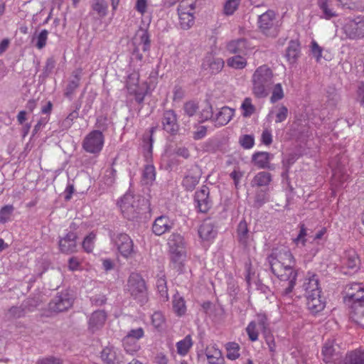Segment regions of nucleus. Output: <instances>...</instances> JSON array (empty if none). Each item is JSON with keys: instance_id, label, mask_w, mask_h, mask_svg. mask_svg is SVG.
Returning a JSON list of instances; mask_svg holds the SVG:
<instances>
[{"instance_id": "obj_10", "label": "nucleus", "mask_w": 364, "mask_h": 364, "mask_svg": "<svg viewBox=\"0 0 364 364\" xmlns=\"http://www.w3.org/2000/svg\"><path fill=\"white\" fill-rule=\"evenodd\" d=\"M257 324L264 333H267V331L269 328V322L264 313L257 314L255 316V320L250 321L246 328V332L251 341H256L258 340L259 332L257 329Z\"/></svg>"}, {"instance_id": "obj_52", "label": "nucleus", "mask_w": 364, "mask_h": 364, "mask_svg": "<svg viewBox=\"0 0 364 364\" xmlns=\"http://www.w3.org/2000/svg\"><path fill=\"white\" fill-rule=\"evenodd\" d=\"M227 358L229 360H235L240 357V346L235 342H229L226 344Z\"/></svg>"}, {"instance_id": "obj_24", "label": "nucleus", "mask_w": 364, "mask_h": 364, "mask_svg": "<svg viewBox=\"0 0 364 364\" xmlns=\"http://www.w3.org/2000/svg\"><path fill=\"white\" fill-rule=\"evenodd\" d=\"M82 75L81 68L76 69L72 73V79L68 81L64 91V96L72 100L75 90L79 87L80 80Z\"/></svg>"}, {"instance_id": "obj_39", "label": "nucleus", "mask_w": 364, "mask_h": 364, "mask_svg": "<svg viewBox=\"0 0 364 364\" xmlns=\"http://www.w3.org/2000/svg\"><path fill=\"white\" fill-rule=\"evenodd\" d=\"M173 309L178 316L184 315L186 312V301L183 296L176 293L173 296Z\"/></svg>"}, {"instance_id": "obj_56", "label": "nucleus", "mask_w": 364, "mask_h": 364, "mask_svg": "<svg viewBox=\"0 0 364 364\" xmlns=\"http://www.w3.org/2000/svg\"><path fill=\"white\" fill-rule=\"evenodd\" d=\"M269 201V195L267 191L259 190L257 191L255 197L254 205L257 208H260L264 203Z\"/></svg>"}, {"instance_id": "obj_46", "label": "nucleus", "mask_w": 364, "mask_h": 364, "mask_svg": "<svg viewBox=\"0 0 364 364\" xmlns=\"http://www.w3.org/2000/svg\"><path fill=\"white\" fill-rule=\"evenodd\" d=\"M156 287L162 301H167L168 300V294L166 279L164 276L158 277Z\"/></svg>"}, {"instance_id": "obj_37", "label": "nucleus", "mask_w": 364, "mask_h": 364, "mask_svg": "<svg viewBox=\"0 0 364 364\" xmlns=\"http://www.w3.org/2000/svg\"><path fill=\"white\" fill-rule=\"evenodd\" d=\"M271 181L272 175L270 173L267 171H260L257 173L251 181V186L252 187L267 186Z\"/></svg>"}, {"instance_id": "obj_64", "label": "nucleus", "mask_w": 364, "mask_h": 364, "mask_svg": "<svg viewBox=\"0 0 364 364\" xmlns=\"http://www.w3.org/2000/svg\"><path fill=\"white\" fill-rule=\"evenodd\" d=\"M117 171L113 167L107 169L105 174V183L107 186H112L115 181Z\"/></svg>"}, {"instance_id": "obj_32", "label": "nucleus", "mask_w": 364, "mask_h": 364, "mask_svg": "<svg viewBox=\"0 0 364 364\" xmlns=\"http://www.w3.org/2000/svg\"><path fill=\"white\" fill-rule=\"evenodd\" d=\"M300 55V44L298 41H291L287 48L286 58L290 64H294Z\"/></svg>"}, {"instance_id": "obj_38", "label": "nucleus", "mask_w": 364, "mask_h": 364, "mask_svg": "<svg viewBox=\"0 0 364 364\" xmlns=\"http://www.w3.org/2000/svg\"><path fill=\"white\" fill-rule=\"evenodd\" d=\"M205 355L210 364H219V360L222 358V353L215 344L206 348Z\"/></svg>"}, {"instance_id": "obj_1", "label": "nucleus", "mask_w": 364, "mask_h": 364, "mask_svg": "<svg viewBox=\"0 0 364 364\" xmlns=\"http://www.w3.org/2000/svg\"><path fill=\"white\" fill-rule=\"evenodd\" d=\"M268 262L272 273L279 279L277 291L282 302L290 304L297 277V272L294 269L295 260L291 252L288 250H280L268 257Z\"/></svg>"}, {"instance_id": "obj_16", "label": "nucleus", "mask_w": 364, "mask_h": 364, "mask_svg": "<svg viewBox=\"0 0 364 364\" xmlns=\"http://www.w3.org/2000/svg\"><path fill=\"white\" fill-rule=\"evenodd\" d=\"M177 11L181 28L188 30L191 28L194 24L195 17L193 13L188 11L186 1L180 2Z\"/></svg>"}, {"instance_id": "obj_23", "label": "nucleus", "mask_w": 364, "mask_h": 364, "mask_svg": "<svg viewBox=\"0 0 364 364\" xmlns=\"http://www.w3.org/2000/svg\"><path fill=\"white\" fill-rule=\"evenodd\" d=\"M342 269L345 274H348L350 270L355 271L358 268L360 260L354 250L345 252L341 260Z\"/></svg>"}, {"instance_id": "obj_2", "label": "nucleus", "mask_w": 364, "mask_h": 364, "mask_svg": "<svg viewBox=\"0 0 364 364\" xmlns=\"http://www.w3.org/2000/svg\"><path fill=\"white\" fill-rule=\"evenodd\" d=\"M274 74L272 70L267 65L259 66L251 77L252 92L255 97H267L273 84Z\"/></svg>"}, {"instance_id": "obj_22", "label": "nucleus", "mask_w": 364, "mask_h": 364, "mask_svg": "<svg viewBox=\"0 0 364 364\" xmlns=\"http://www.w3.org/2000/svg\"><path fill=\"white\" fill-rule=\"evenodd\" d=\"M107 319V314L103 310L94 311L88 320V330L92 333L101 329Z\"/></svg>"}, {"instance_id": "obj_40", "label": "nucleus", "mask_w": 364, "mask_h": 364, "mask_svg": "<svg viewBox=\"0 0 364 364\" xmlns=\"http://www.w3.org/2000/svg\"><path fill=\"white\" fill-rule=\"evenodd\" d=\"M237 234L239 242L246 246L249 242L250 235L247 224L245 220L239 223L237 228Z\"/></svg>"}, {"instance_id": "obj_25", "label": "nucleus", "mask_w": 364, "mask_h": 364, "mask_svg": "<svg viewBox=\"0 0 364 364\" xmlns=\"http://www.w3.org/2000/svg\"><path fill=\"white\" fill-rule=\"evenodd\" d=\"M250 49L249 42L243 38L232 40L227 44V50L230 53L246 55Z\"/></svg>"}, {"instance_id": "obj_29", "label": "nucleus", "mask_w": 364, "mask_h": 364, "mask_svg": "<svg viewBox=\"0 0 364 364\" xmlns=\"http://www.w3.org/2000/svg\"><path fill=\"white\" fill-rule=\"evenodd\" d=\"M101 358L107 364H117L120 362L121 355L114 347H106L101 352Z\"/></svg>"}, {"instance_id": "obj_14", "label": "nucleus", "mask_w": 364, "mask_h": 364, "mask_svg": "<svg viewBox=\"0 0 364 364\" xmlns=\"http://www.w3.org/2000/svg\"><path fill=\"white\" fill-rule=\"evenodd\" d=\"M161 124L163 129L172 135L176 134L179 129L177 115L172 109H168L164 112L161 117Z\"/></svg>"}, {"instance_id": "obj_57", "label": "nucleus", "mask_w": 364, "mask_h": 364, "mask_svg": "<svg viewBox=\"0 0 364 364\" xmlns=\"http://www.w3.org/2000/svg\"><path fill=\"white\" fill-rule=\"evenodd\" d=\"M276 114H275V122L281 123L285 121L288 117V109L286 106L281 105H278L275 107Z\"/></svg>"}, {"instance_id": "obj_17", "label": "nucleus", "mask_w": 364, "mask_h": 364, "mask_svg": "<svg viewBox=\"0 0 364 364\" xmlns=\"http://www.w3.org/2000/svg\"><path fill=\"white\" fill-rule=\"evenodd\" d=\"M200 176L199 167L196 165L191 166L182 181V186L185 190L192 191L199 183Z\"/></svg>"}, {"instance_id": "obj_30", "label": "nucleus", "mask_w": 364, "mask_h": 364, "mask_svg": "<svg viewBox=\"0 0 364 364\" xmlns=\"http://www.w3.org/2000/svg\"><path fill=\"white\" fill-rule=\"evenodd\" d=\"M306 305L309 310L313 314H316L323 310L325 302L321 300L320 296L309 295L306 296Z\"/></svg>"}, {"instance_id": "obj_44", "label": "nucleus", "mask_w": 364, "mask_h": 364, "mask_svg": "<svg viewBox=\"0 0 364 364\" xmlns=\"http://www.w3.org/2000/svg\"><path fill=\"white\" fill-rule=\"evenodd\" d=\"M91 8L100 17L107 14L108 5L105 0H91Z\"/></svg>"}, {"instance_id": "obj_49", "label": "nucleus", "mask_w": 364, "mask_h": 364, "mask_svg": "<svg viewBox=\"0 0 364 364\" xmlns=\"http://www.w3.org/2000/svg\"><path fill=\"white\" fill-rule=\"evenodd\" d=\"M14 207L13 205H6L0 209V223L4 224L11 220Z\"/></svg>"}, {"instance_id": "obj_53", "label": "nucleus", "mask_w": 364, "mask_h": 364, "mask_svg": "<svg viewBox=\"0 0 364 364\" xmlns=\"http://www.w3.org/2000/svg\"><path fill=\"white\" fill-rule=\"evenodd\" d=\"M48 33H49L46 29H43L35 38H33V41H36L35 46L37 49L41 50L46 47Z\"/></svg>"}, {"instance_id": "obj_3", "label": "nucleus", "mask_w": 364, "mask_h": 364, "mask_svg": "<svg viewBox=\"0 0 364 364\" xmlns=\"http://www.w3.org/2000/svg\"><path fill=\"white\" fill-rule=\"evenodd\" d=\"M346 344L339 336H332L323 343L321 349L322 360L326 364H342Z\"/></svg>"}, {"instance_id": "obj_60", "label": "nucleus", "mask_w": 364, "mask_h": 364, "mask_svg": "<svg viewBox=\"0 0 364 364\" xmlns=\"http://www.w3.org/2000/svg\"><path fill=\"white\" fill-rule=\"evenodd\" d=\"M343 8L358 10L361 8V0H337Z\"/></svg>"}, {"instance_id": "obj_63", "label": "nucleus", "mask_w": 364, "mask_h": 364, "mask_svg": "<svg viewBox=\"0 0 364 364\" xmlns=\"http://www.w3.org/2000/svg\"><path fill=\"white\" fill-rule=\"evenodd\" d=\"M144 336V331L143 328L139 327L137 328H133L131 329L127 334L125 336V337H127L131 339H134L135 341H138L143 338Z\"/></svg>"}, {"instance_id": "obj_13", "label": "nucleus", "mask_w": 364, "mask_h": 364, "mask_svg": "<svg viewBox=\"0 0 364 364\" xmlns=\"http://www.w3.org/2000/svg\"><path fill=\"white\" fill-rule=\"evenodd\" d=\"M139 74L137 72H133L127 76L126 81V87L130 95L135 97V100L138 103H141L146 92L141 90L139 86Z\"/></svg>"}, {"instance_id": "obj_47", "label": "nucleus", "mask_w": 364, "mask_h": 364, "mask_svg": "<svg viewBox=\"0 0 364 364\" xmlns=\"http://www.w3.org/2000/svg\"><path fill=\"white\" fill-rule=\"evenodd\" d=\"M227 65L234 69H243L247 65L246 59L241 55H237L228 59Z\"/></svg>"}, {"instance_id": "obj_48", "label": "nucleus", "mask_w": 364, "mask_h": 364, "mask_svg": "<svg viewBox=\"0 0 364 364\" xmlns=\"http://www.w3.org/2000/svg\"><path fill=\"white\" fill-rule=\"evenodd\" d=\"M240 108L242 111V116L245 117H250L256 110V107L252 104V99L250 97H245L244 99Z\"/></svg>"}, {"instance_id": "obj_33", "label": "nucleus", "mask_w": 364, "mask_h": 364, "mask_svg": "<svg viewBox=\"0 0 364 364\" xmlns=\"http://www.w3.org/2000/svg\"><path fill=\"white\" fill-rule=\"evenodd\" d=\"M235 111L228 107H223L216 114L215 121L218 126L227 124L234 116Z\"/></svg>"}, {"instance_id": "obj_28", "label": "nucleus", "mask_w": 364, "mask_h": 364, "mask_svg": "<svg viewBox=\"0 0 364 364\" xmlns=\"http://www.w3.org/2000/svg\"><path fill=\"white\" fill-rule=\"evenodd\" d=\"M332 166L333 176L331 183L333 186L336 188L341 186L344 182L348 178V175L346 173V168L341 165L336 166Z\"/></svg>"}, {"instance_id": "obj_45", "label": "nucleus", "mask_w": 364, "mask_h": 364, "mask_svg": "<svg viewBox=\"0 0 364 364\" xmlns=\"http://www.w3.org/2000/svg\"><path fill=\"white\" fill-rule=\"evenodd\" d=\"M122 343L126 352L131 355H134L137 353L141 348L138 341H135L125 336L122 340Z\"/></svg>"}, {"instance_id": "obj_55", "label": "nucleus", "mask_w": 364, "mask_h": 364, "mask_svg": "<svg viewBox=\"0 0 364 364\" xmlns=\"http://www.w3.org/2000/svg\"><path fill=\"white\" fill-rule=\"evenodd\" d=\"M299 232L296 238L294 239V243L297 246L304 247L306 246L307 240L306 236L308 235L307 230L304 224H300Z\"/></svg>"}, {"instance_id": "obj_8", "label": "nucleus", "mask_w": 364, "mask_h": 364, "mask_svg": "<svg viewBox=\"0 0 364 364\" xmlns=\"http://www.w3.org/2000/svg\"><path fill=\"white\" fill-rule=\"evenodd\" d=\"M104 144L105 136L102 132L93 130L85 136L82 147L86 152L97 156L102 150Z\"/></svg>"}, {"instance_id": "obj_31", "label": "nucleus", "mask_w": 364, "mask_h": 364, "mask_svg": "<svg viewBox=\"0 0 364 364\" xmlns=\"http://www.w3.org/2000/svg\"><path fill=\"white\" fill-rule=\"evenodd\" d=\"M342 364H364V350L355 349L348 352Z\"/></svg>"}, {"instance_id": "obj_51", "label": "nucleus", "mask_w": 364, "mask_h": 364, "mask_svg": "<svg viewBox=\"0 0 364 364\" xmlns=\"http://www.w3.org/2000/svg\"><path fill=\"white\" fill-rule=\"evenodd\" d=\"M284 97V92L281 83H277L272 87V95L270 97V102L274 104Z\"/></svg>"}, {"instance_id": "obj_12", "label": "nucleus", "mask_w": 364, "mask_h": 364, "mask_svg": "<svg viewBox=\"0 0 364 364\" xmlns=\"http://www.w3.org/2000/svg\"><path fill=\"white\" fill-rule=\"evenodd\" d=\"M194 204L197 210L206 213L213 206V200L210 196V189L207 186H202L195 192Z\"/></svg>"}, {"instance_id": "obj_61", "label": "nucleus", "mask_w": 364, "mask_h": 364, "mask_svg": "<svg viewBox=\"0 0 364 364\" xmlns=\"http://www.w3.org/2000/svg\"><path fill=\"white\" fill-rule=\"evenodd\" d=\"M311 53L316 58V62H319L322 58L323 48L318 44L315 40H312L310 45Z\"/></svg>"}, {"instance_id": "obj_9", "label": "nucleus", "mask_w": 364, "mask_h": 364, "mask_svg": "<svg viewBox=\"0 0 364 364\" xmlns=\"http://www.w3.org/2000/svg\"><path fill=\"white\" fill-rule=\"evenodd\" d=\"M112 240L123 257L127 259L135 255L134 242L127 234L118 233L113 237Z\"/></svg>"}, {"instance_id": "obj_4", "label": "nucleus", "mask_w": 364, "mask_h": 364, "mask_svg": "<svg viewBox=\"0 0 364 364\" xmlns=\"http://www.w3.org/2000/svg\"><path fill=\"white\" fill-rule=\"evenodd\" d=\"M144 199L139 196L131 193H125L118 203L121 212L124 218L133 220L139 218L142 210L141 203Z\"/></svg>"}, {"instance_id": "obj_58", "label": "nucleus", "mask_w": 364, "mask_h": 364, "mask_svg": "<svg viewBox=\"0 0 364 364\" xmlns=\"http://www.w3.org/2000/svg\"><path fill=\"white\" fill-rule=\"evenodd\" d=\"M348 300L352 304H355L358 303L360 306H364V288L362 287L361 290L353 294L350 291L348 293Z\"/></svg>"}, {"instance_id": "obj_26", "label": "nucleus", "mask_w": 364, "mask_h": 364, "mask_svg": "<svg viewBox=\"0 0 364 364\" xmlns=\"http://www.w3.org/2000/svg\"><path fill=\"white\" fill-rule=\"evenodd\" d=\"M274 155L266 151H258L252 156V163L259 168H270V161Z\"/></svg>"}, {"instance_id": "obj_42", "label": "nucleus", "mask_w": 364, "mask_h": 364, "mask_svg": "<svg viewBox=\"0 0 364 364\" xmlns=\"http://www.w3.org/2000/svg\"><path fill=\"white\" fill-rule=\"evenodd\" d=\"M156 178L155 167L152 164H147L144 166L142 172L141 181L144 184L150 185Z\"/></svg>"}, {"instance_id": "obj_36", "label": "nucleus", "mask_w": 364, "mask_h": 364, "mask_svg": "<svg viewBox=\"0 0 364 364\" xmlns=\"http://www.w3.org/2000/svg\"><path fill=\"white\" fill-rule=\"evenodd\" d=\"M198 234L202 240H209L215 237L216 232L212 223L206 220L200 225Z\"/></svg>"}, {"instance_id": "obj_5", "label": "nucleus", "mask_w": 364, "mask_h": 364, "mask_svg": "<svg viewBox=\"0 0 364 364\" xmlns=\"http://www.w3.org/2000/svg\"><path fill=\"white\" fill-rule=\"evenodd\" d=\"M126 289L131 296L141 305L148 301L147 288L142 277L135 272H132L127 280Z\"/></svg>"}, {"instance_id": "obj_7", "label": "nucleus", "mask_w": 364, "mask_h": 364, "mask_svg": "<svg viewBox=\"0 0 364 364\" xmlns=\"http://www.w3.org/2000/svg\"><path fill=\"white\" fill-rule=\"evenodd\" d=\"M259 31L268 37H276L279 33V25L276 14L272 10H268L259 15L257 20Z\"/></svg>"}, {"instance_id": "obj_41", "label": "nucleus", "mask_w": 364, "mask_h": 364, "mask_svg": "<svg viewBox=\"0 0 364 364\" xmlns=\"http://www.w3.org/2000/svg\"><path fill=\"white\" fill-rule=\"evenodd\" d=\"M317 4L322 11V17L325 19L329 20L338 16L333 9L331 7L329 0H318Z\"/></svg>"}, {"instance_id": "obj_62", "label": "nucleus", "mask_w": 364, "mask_h": 364, "mask_svg": "<svg viewBox=\"0 0 364 364\" xmlns=\"http://www.w3.org/2000/svg\"><path fill=\"white\" fill-rule=\"evenodd\" d=\"M25 309L21 306H13L7 313L9 318H19L25 316Z\"/></svg>"}, {"instance_id": "obj_54", "label": "nucleus", "mask_w": 364, "mask_h": 364, "mask_svg": "<svg viewBox=\"0 0 364 364\" xmlns=\"http://www.w3.org/2000/svg\"><path fill=\"white\" fill-rule=\"evenodd\" d=\"M95 239L96 235L93 232H91L84 238L82 246L86 252L90 253L92 252L95 247Z\"/></svg>"}, {"instance_id": "obj_6", "label": "nucleus", "mask_w": 364, "mask_h": 364, "mask_svg": "<svg viewBox=\"0 0 364 364\" xmlns=\"http://www.w3.org/2000/svg\"><path fill=\"white\" fill-rule=\"evenodd\" d=\"M342 31L347 38L360 40L364 38V16L347 17L342 24Z\"/></svg>"}, {"instance_id": "obj_18", "label": "nucleus", "mask_w": 364, "mask_h": 364, "mask_svg": "<svg viewBox=\"0 0 364 364\" xmlns=\"http://www.w3.org/2000/svg\"><path fill=\"white\" fill-rule=\"evenodd\" d=\"M77 234L71 231L60 237L58 242L60 252L65 254L75 252L77 250Z\"/></svg>"}, {"instance_id": "obj_19", "label": "nucleus", "mask_w": 364, "mask_h": 364, "mask_svg": "<svg viewBox=\"0 0 364 364\" xmlns=\"http://www.w3.org/2000/svg\"><path fill=\"white\" fill-rule=\"evenodd\" d=\"M224 61L222 58H215L211 54L207 55L203 60L202 69L210 74H217L223 69Z\"/></svg>"}, {"instance_id": "obj_59", "label": "nucleus", "mask_w": 364, "mask_h": 364, "mask_svg": "<svg viewBox=\"0 0 364 364\" xmlns=\"http://www.w3.org/2000/svg\"><path fill=\"white\" fill-rule=\"evenodd\" d=\"M155 131V128L152 127L150 129L149 134H144L143 136L144 148L147 151L148 154H151L153 147V134Z\"/></svg>"}, {"instance_id": "obj_21", "label": "nucleus", "mask_w": 364, "mask_h": 364, "mask_svg": "<svg viewBox=\"0 0 364 364\" xmlns=\"http://www.w3.org/2000/svg\"><path fill=\"white\" fill-rule=\"evenodd\" d=\"M134 48H139L144 52H149L151 46L150 36L147 30L140 28L133 38Z\"/></svg>"}, {"instance_id": "obj_50", "label": "nucleus", "mask_w": 364, "mask_h": 364, "mask_svg": "<svg viewBox=\"0 0 364 364\" xmlns=\"http://www.w3.org/2000/svg\"><path fill=\"white\" fill-rule=\"evenodd\" d=\"M241 0H227L223 5V12L225 16H232L238 9Z\"/></svg>"}, {"instance_id": "obj_27", "label": "nucleus", "mask_w": 364, "mask_h": 364, "mask_svg": "<svg viewBox=\"0 0 364 364\" xmlns=\"http://www.w3.org/2000/svg\"><path fill=\"white\" fill-rule=\"evenodd\" d=\"M169 253L172 267L182 272L186 259V250H169Z\"/></svg>"}, {"instance_id": "obj_20", "label": "nucleus", "mask_w": 364, "mask_h": 364, "mask_svg": "<svg viewBox=\"0 0 364 364\" xmlns=\"http://www.w3.org/2000/svg\"><path fill=\"white\" fill-rule=\"evenodd\" d=\"M174 223L166 215H161L155 219L152 225L153 232L158 236L169 232L173 228Z\"/></svg>"}, {"instance_id": "obj_15", "label": "nucleus", "mask_w": 364, "mask_h": 364, "mask_svg": "<svg viewBox=\"0 0 364 364\" xmlns=\"http://www.w3.org/2000/svg\"><path fill=\"white\" fill-rule=\"evenodd\" d=\"M306 296L309 295L320 296L321 289L319 287L318 276L313 272H307L302 285Z\"/></svg>"}, {"instance_id": "obj_35", "label": "nucleus", "mask_w": 364, "mask_h": 364, "mask_svg": "<svg viewBox=\"0 0 364 364\" xmlns=\"http://www.w3.org/2000/svg\"><path fill=\"white\" fill-rule=\"evenodd\" d=\"M169 250H184L186 245L183 237L179 233H172L168 239Z\"/></svg>"}, {"instance_id": "obj_34", "label": "nucleus", "mask_w": 364, "mask_h": 364, "mask_svg": "<svg viewBox=\"0 0 364 364\" xmlns=\"http://www.w3.org/2000/svg\"><path fill=\"white\" fill-rule=\"evenodd\" d=\"M350 317L354 322L364 328V305L360 306L358 303L351 304Z\"/></svg>"}, {"instance_id": "obj_43", "label": "nucleus", "mask_w": 364, "mask_h": 364, "mask_svg": "<svg viewBox=\"0 0 364 364\" xmlns=\"http://www.w3.org/2000/svg\"><path fill=\"white\" fill-rule=\"evenodd\" d=\"M193 346V341L190 335H187L183 339L177 342V353L181 355H186Z\"/></svg>"}, {"instance_id": "obj_11", "label": "nucleus", "mask_w": 364, "mask_h": 364, "mask_svg": "<svg viewBox=\"0 0 364 364\" xmlns=\"http://www.w3.org/2000/svg\"><path fill=\"white\" fill-rule=\"evenodd\" d=\"M73 297L68 291L59 292L49 303V309L53 312L68 311L73 304Z\"/></svg>"}]
</instances>
